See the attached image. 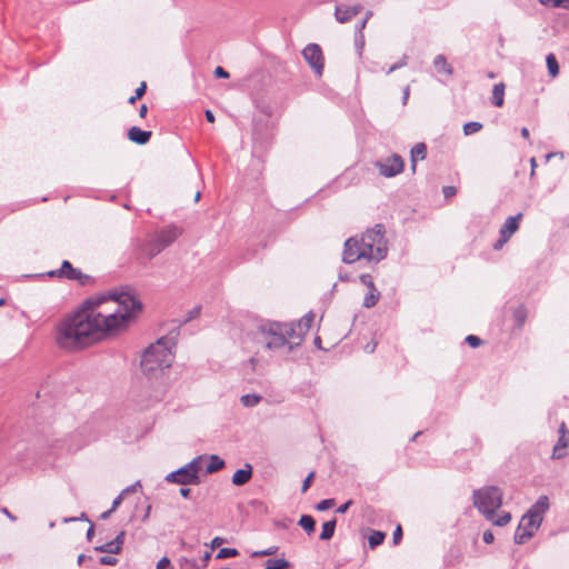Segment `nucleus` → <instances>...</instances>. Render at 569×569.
Listing matches in <instances>:
<instances>
[{"label": "nucleus", "instance_id": "obj_26", "mask_svg": "<svg viewBox=\"0 0 569 569\" xmlns=\"http://www.w3.org/2000/svg\"><path fill=\"white\" fill-rule=\"evenodd\" d=\"M298 523L308 535L315 531L316 521L310 515H302Z\"/></svg>", "mask_w": 569, "mask_h": 569}, {"label": "nucleus", "instance_id": "obj_58", "mask_svg": "<svg viewBox=\"0 0 569 569\" xmlns=\"http://www.w3.org/2000/svg\"><path fill=\"white\" fill-rule=\"evenodd\" d=\"M356 47H357L359 53H361V50L363 48V38L361 39L360 34L356 36Z\"/></svg>", "mask_w": 569, "mask_h": 569}, {"label": "nucleus", "instance_id": "obj_1", "mask_svg": "<svg viewBox=\"0 0 569 569\" xmlns=\"http://www.w3.org/2000/svg\"><path fill=\"white\" fill-rule=\"evenodd\" d=\"M141 303L129 293H98L61 320L56 328V342L64 350L82 349L103 335L126 327Z\"/></svg>", "mask_w": 569, "mask_h": 569}, {"label": "nucleus", "instance_id": "obj_12", "mask_svg": "<svg viewBox=\"0 0 569 569\" xmlns=\"http://www.w3.org/2000/svg\"><path fill=\"white\" fill-rule=\"evenodd\" d=\"M360 282L366 286L367 288H370V292H368L363 298V307L366 308H372L377 305V302L380 299V292L377 290L372 277L368 273H363L359 277Z\"/></svg>", "mask_w": 569, "mask_h": 569}, {"label": "nucleus", "instance_id": "obj_45", "mask_svg": "<svg viewBox=\"0 0 569 569\" xmlns=\"http://www.w3.org/2000/svg\"><path fill=\"white\" fill-rule=\"evenodd\" d=\"M510 240V238H507L506 236L503 234H500L499 233V239L495 242L493 244V249L495 250H500L502 249V247Z\"/></svg>", "mask_w": 569, "mask_h": 569}, {"label": "nucleus", "instance_id": "obj_62", "mask_svg": "<svg viewBox=\"0 0 569 569\" xmlns=\"http://www.w3.org/2000/svg\"><path fill=\"white\" fill-rule=\"evenodd\" d=\"M93 535H94V527H93V523H92V522H90V527H89V529L87 530V539H88V540H91V539H92V537H93Z\"/></svg>", "mask_w": 569, "mask_h": 569}, {"label": "nucleus", "instance_id": "obj_29", "mask_svg": "<svg viewBox=\"0 0 569 569\" xmlns=\"http://www.w3.org/2000/svg\"><path fill=\"white\" fill-rule=\"evenodd\" d=\"M290 562L283 558L268 559L266 561V567L263 569H288L290 568Z\"/></svg>", "mask_w": 569, "mask_h": 569}, {"label": "nucleus", "instance_id": "obj_61", "mask_svg": "<svg viewBox=\"0 0 569 569\" xmlns=\"http://www.w3.org/2000/svg\"><path fill=\"white\" fill-rule=\"evenodd\" d=\"M376 347H377V343L375 341H372V342L367 343V346L365 347V350L367 352L371 353L376 350Z\"/></svg>", "mask_w": 569, "mask_h": 569}, {"label": "nucleus", "instance_id": "obj_50", "mask_svg": "<svg viewBox=\"0 0 569 569\" xmlns=\"http://www.w3.org/2000/svg\"><path fill=\"white\" fill-rule=\"evenodd\" d=\"M482 540L486 543H491L495 540L493 533L491 530H486L482 535Z\"/></svg>", "mask_w": 569, "mask_h": 569}, {"label": "nucleus", "instance_id": "obj_51", "mask_svg": "<svg viewBox=\"0 0 569 569\" xmlns=\"http://www.w3.org/2000/svg\"><path fill=\"white\" fill-rule=\"evenodd\" d=\"M77 520H84V521H88L89 523L91 522L84 512H82L80 515V517H78V518L77 517L64 518L63 521L64 522H73V521H77Z\"/></svg>", "mask_w": 569, "mask_h": 569}, {"label": "nucleus", "instance_id": "obj_42", "mask_svg": "<svg viewBox=\"0 0 569 569\" xmlns=\"http://www.w3.org/2000/svg\"><path fill=\"white\" fill-rule=\"evenodd\" d=\"M99 562L104 566H116L118 563V559L113 556H102L99 559Z\"/></svg>", "mask_w": 569, "mask_h": 569}, {"label": "nucleus", "instance_id": "obj_10", "mask_svg": "<svg viewBox=\"0 0 569 569\" xmlns=\"http://www.w3.org/2000/svg\"><path fill=\"white\" fill-rule=\"evenodd\" d=\"M361 259H366V253L361 249V243L358 242V237L347 239L345 242L342 261L350 264Z\"/></svg>", "mask_w": 569, "mask_h": 569}, {"label": "nucleus", "instance_id": "obj_56", "mask_svg": "<svg viewBox=\"0 0 569 569\" xmlns=\"http://www.w3.org/2000/svg\"><path fill=\"white\" fill-rule=\"evenodd\" d=\"M351 505H352V500H348L345 503H342L341 506H339L336 511L338 513H345V512H347V510L349 509V507Z\"/></svg>", "mask_w": 569, "mask_h": 569}, {"label": "nucleus", "instance_id": "obj_30", "mask_svg": "<svg viewBox=\"0 0 569 569\" xmlns=\"http://www.w3.org/2000/svg\"><path fill=\"white\" fill-rule=\"evenodd\" d=\"M386 535L382 531L373 530L369 538L368 543L371 549H375L376 547L380 546L385 541Z\"/></svg>", "mask_w": 569, "mask_h": 569}, {"label": "nucleus", "instance_id": "obj_31", "mask_svg": "<svg viewBox=\"0 0 569 569\" xmlns=\"http://www.w3.org/2000/svg\"><path fill=\"white\" fill-rule=\"evenodd\" d=\"M94 550L98 552L111 553V555H119L121 552L113 540L94 547Z\"/></svg>", "mask_w": 569, "mask_h": 569}, {"label": "nucleus", "instance_id": "obj_43", "mask_svg": "<svg viewBox=\"0 0 569 569\" xmlns=\"http://www.w3.org/2000/svg\"><path fill=\"white\" fill-rule=\"evenodd\" d=\"M124 539H126V531L124 530H121L117 536L116 538L113 539L114 543L117 545V547L119 548L120 551H122V547H123V543H124Z\"/></svg>", "mask_w": 569, "mask_h": 569}, {"label": "nucleus", "instance_id": "obj_32", "mask_svg": "<svg viewBox=\"0 0 569 569\" xmlns=\"http://www.w3.org/2000/svg\"><path fill=\"white\" fill-rule=\"evenodd\" d=\"M262 397L257 393H247L240 398L241 403L244 407L251 408L257 406L261 401Z\"/></svg>", "mask_w": 569, "mask_h": 569}, {"label": "nucleus", "instance_id": "obj_7", "mask_svg": "<svg viewBox=\"0 0 569 569\" xmlns=\"http://www.w3.org/2000/svg\"><path fill=\"white\" fill-rule=\"evenodd\" d=\"M47 276L51 278L58 277L68 280H77L80 284H86L90 279V277L84 274L80 269L73 268L68 260H63L59 269L49 271Z\"/></svg>", "mask_w": 569, "mask_h": 569}, {"label": "nucleus", "instance_id": "obj_59", "mask_svg": "<svg viewBox=\"0 0 569 569\" xmlns=\"http://www.w3.org/2000/svg\"><path fill=\"white\" fill-rule=\"evenodd\" d=\"M559 436H569V430L565 422L559 426Z\"/></svg>", "mask_w": 569, "mask_h": 569}, {"label": "nucleus", "instance_id": "obj_16", "mask_svg": "<svg viewBox=\"0 0 569 569\" xmlns=\"http://www.w3.org/2000/svg\"><path fill=\"white\" fill-rule=\"evenodd\" d=\"M151 131L142 130L136 126L131 127L128 130L129 140L140 146L148 143L151 138Z\"/></svg>", "mask_w": 569, "mask_h": 569}, {"label": "nucleus", "instance_id": "obj_57", "mask_svg": "<svg viewBox=\"0 0 569 569\" xmlns=\"http://www.w3.org/2000/svg\"><path fill=\"white\" fill-rule=\"evenodd\" d=\"M222 543H223V539L221 537H216V538L212 539V541L210 543V547L212 549H214V548L221 546Z\"/></svg>", "mask_w": 569, "mask_h": 569}, {"label": "nucleus", "instance_id": "obj_54", "mask_svg": "<svg viewBox=\"0 0 569 569\" xmlns=\"http://www.w3.org/2000/svg\"><path fill=\"white\" fill-rule=\"evenodd\" d=\"M553 7L569 9V0H553Z\"/></svg>", "mask_w": 569, "mask_h": 569}, {"label": "nucleus", "instance_id": "obj_2", "mask_svg": "<svg viewBox=\"0 0 569 569\" xmlns=\"http://www.w3.org/2000/svg\"><path fill=\"white\" fill-rule=\"evenodd\" d=\"M313 321V315L309 312L296 322L267 321L257 326L248 333L256 355L267 351L289 355L298 347Z\"/></svg>", "mask_w": 569, "mask_h": 569}, {"label": "nucleus", "instance_id": "obj_60", "mask_svg": "<svg viewBox=\"0 0 569 569\" xmlns=\"http://www.w3.org/2000/svg\"><path fill=\"white\" fill-rule=\"evenodd\" d=\"M1 512H2L3 515H6V517H8L11 521H16V520H17L16 516H13V515L9 511V509H8V508H6V507L1 508Z\"/></svg>", "mask_w": 569, "mask_h": 569}, {"label": "nucleus", "instance_id": "obj_47", "mask_svg": "<svg viewBox=\"0 0 569 569\" xmlns=\"http://www.w3.org/2000/svg\"><path fill=\"white\" fill-rule=\"evenodd\" d=\"M402 539V529L401 526H397L392 533V541L395 545H398Z\"/></svg>", "mask_w": 569, "mask_h": 569}, {"label": "nucleus", "instance_id": "obj_44", "mask_svg": "<svg viewBox=\"0 0 569 569\" xmlns=\"http://www.w3.org/2000/svg\"><path fill=\"white\" fill-rule=\"evenodd\" d=\"M138 488H141V483L140 481H137L128 487H126L120 493L126 497L127 495L129 493H132L134 491H137Z\"/></svg>", "mask_w": 569, "mask_h": 569}, {"label": "nucleus", "instance_id": "obj_15", "mask_svg": "<svg viewBox=\"0 0 569 569\" xmlns=\"http://www.w3.org/2000/svg\"><path fill=\"white\" fill-rule=\"evenodd\" d=\"M521 219V212L517 213L516 216L508 217L500 227L499 233L506 236L507 238H511L513 233L519 229Z\"/></svg>", "mask_w": 569, "mask_h": 569}, {"label": "nucleus", "instance_id": "obj_6", "mask_svg": "<svg viewBox=\"0 0 569 569\" xmlns=\"http://www.w3.org/2000/svg\"><path fill=\"white\" fill-rule=\"evenodd\" d=\"M200 460L201 457L193 458L190 462L186 463L181 468L169 472L164 478L166 481L182 486L200 483Z\"/></svg>", "mask_w": 569, "mask_h": 569}, {"label": "nucleus", "instance_id": "obj_49", "mask_svg": "<svg viewBox=\"0 0 569 569\" xmlns=\"http://www.w3.org/2000/svg\"><path fill=\"white\" fill-rule=\"evenodd\" d=\"M213 74L217 77V78H223V79H228L230 77L229 72L226 71L222 67H217L213 71Z\"/></svg>", "mask_w": 569, "mask_h": 569}, {"label": "nucleus", "instance_id": "obj_23", "mask_svg": "<svg viewBox=\"0 0 569 569\" xmlns=\"http://www.w3.org/2000/svg\"><path fill=\"white\" fill-rule=\"evenodd\" d=\"M512 318L518 329L522 328L527 319V310L523 306H518L512 311Z\"/></svg>", "mask_w": 569, "mask_h": 569}, {"label": "nucleus", "instance_id": "obj_37", "mask_svg": "<svg viewBox=\"0 0 569 569\" xmlns=\"http://www.w3.org/2000/svg\"><path fill=\"white\" fill-rule=\"evenodd\" d=\"M408 59H409V57H408L407 54H403L399 61H397L396 63H393V64H392V66L387 70V72H386V73H387V74H390V73L395 72L396 70H398V69H400V68H402V67L407 66V63H408Z\"/></svg>", "mask_w": 569, "mask_h": 569}, {"label": "nucleus", "instance_id": "obj_21", "mask_svg": "<svg viewBox=\"0 0 569 569\" xmlns=\"http://www.w3.org/2000/svg\"><path fill=\"white\" fill-rule=\"evenodd\" d=\"M336 526H337V520L336 518L329 520V521H326L323 525H322V530H321V533H320V540H330L333 535H335V531H336Z\"/></svg>", "mask_w": 569, "mask_h": 569}, {"label": "nucleus", "instance_id": "obj_46", "mask_svg": "<svg viewBox=\"0 0 569 569\" xmlns=\"http://www.w3.org/2000/svg\"><path fill=\"white\" fill-rule=\"evenodd\" d=\"M456 192H457V189L453 186H445L442 188L443 197L447 199L453 197L456 194Z\"/></svg>", "mask_w": 569, "mask_h": 569}, {"label": "nucleus", "instance_id": "obj_41", "mask_svg": "<svg viewBox=\"0 0 569 569\" xmlns=\"http://www.w3.org/2000/svg\"><path fill=\"white\" fill-rule=\"evenodd\" d=\"M466 342L472 348H478L482 343L481 339L475 335L467 336Z\"/></svg>", "mask_w": 569, "mask_h": 569}, {"label": "nucleus", "instance_id": "obj_22", "mask_svg": "<svg viewBox=\"0 0 569 569\" xmlns=\"http://www.w3.org/2000/svg\"><path fill=\"white\" fill-rule=\"evenodd\" d=\"M503 96H505V84L502 82L495 84L493 89H492V103L496 107L503 106V101H505Z\"/></svg>", "mask_w": 569, "mask_h": 569}, {"label": "nucleus", "instance_id": "obj_55", "mask_svg": "<svg viewBox=\"0 0 569 569\" xmlns=\"http://www.w3.org/2000/svg\"><path fill=\"white\" fill-rule=\"evenodd\" d=\"M123 496L121 493H119L112 501V506L110 509H112L113 511L117 510V508L120 506V503L122 502L123 500Z\"/></svg>", "mask_w": 569, "mask_h": 569}, {"label": "nucleus", "instance_id": "obj_28", "mask_svg": "<svg viewBox=\"0 0 569 569\" xmlns=\"http://www.w3.org/2000/svg\"><path fill=\"white\" fill-rule=\"evenodd\" d=\"M546 63L548 68L549 74L555 78L559 74V63L557 61V58L553 53H549L546 57Z\"/></svg>", "mask_w": 569, "mask_h": 569}, {"label": "nucleus", "instance_id": "obj_48", "mask_svg": "<svg viewBox=\"0 0 569 569\" xmlns=\"http://www.w3.org/2000/svg\"><path fill=\"white\" fill-rule=\"evenodd\" d=\"M313 477H315V472H313V471H311V472L306 477V479H305V480H303V482H302V487H301V491H302V492H306V491L309 489V487H310V485H311V481H312Z\"/></svg>", "mask_w": 569, "mask_h": 569}, {"label": "nucleus", "instance_id": "obj_39", "mask_svg": "<svg viewBox=\"0 0 569 569\" xmlns=\"http://www.w3.org/2000/svg\"><path fill=\"white\" fill-rule=\"evenodd\" d=\"M335 506V499H323L316 506L318 511H326Z\"/></svg>", "mask_w": 569, "mask_h": 569}, {"label": "nucleus", "instance_id": "obj_14", "mask_svg": "<svg viewBox=\"0 0 569 569\" xmlns=\"http://www.w3.org/2000/svg\"><path fill=\"white\" fill-rule=\"evenodd\" d=\"M549 509V499L547 496H540L538 500L529 508V510L525 513L529 516L531 519H537L542 522L543 515Z\"/></svg>", "mask_w": 569, "mask_h": 569}, {"label": "nucleus", "instance_id": "obj_17", "mask_svg": "<svg viewBox=\"0 0 569 569\" xmlns=\"http://www.w3.org/2000/svg\"><path fill=\"white\" fill-rule=\"evenodd\" d=\"M569 455V436H559L557 443L553 446L552 458L561 459Z\"/></svg>", "mask_w": 569, "mask_h": 569}, {"label": "nucleus", "instance_id": "obj_11", "mask_svg": "<svg viewBox=\"0 0 569 569\" xmlns=\"http://www.w3.org/2000/svg\"><path fill=\"white\" fill-rule=\"evenodd\" d=\"M363 7L360 2L336 4L335 17L338 22L345 23L350 21L355 16L362 11Z\"/></svg>", "mask_w": 569, "mask_h": 569}, {"label": "nucleus", "instance_id": "obj_3", "mask_svg": "<svg viewBox=\"0 0 569 569\" xmlns=\"http://www.w3.org/2000/svg\"><path fill=\"white\" fill-rule=\"evenodd\" d=\"M178 335V332H170L168 336L159 338L142 353L140 366L149 379L158 378L164 369L171 367Z\"/></svg>", "mask_w": 569, "mask_h": 569}, {"label": "nucleus", "instance_id": "obj_25", "mask_svg": "<svg viewBox=\"0 0 569 569\" xmlns=\"http://www.w3.org/2000/svg\"><path fill=\"white\" fill-rule=\"evenodd\" d=\"M519 526L523 527V529L529 530L531 532V535L533 536V531L537 530L541 526V521H539L537 519H531V518H529V516L523 515L520 520Z\"/></svg>", "mask_w": 569, "mask_h": 569}, {"label": "nucleus", "instance_id": "obj_18", "mask_svg": "<svg viewBox=\"0 0 569 569\" xmlns=\"http://www.w3.org/2000/svg\"><path fill=\"white\" fill-rule=\"evenodd\" d=\"M252 477V467L246 463L243 469H238L232 476V483L234 486H243L250 481Z\"/></svg>", "mask_w": 569, "mask_h": 569}, {"label": "nucleus", "instance_id": "obj_64", "mask_svg": "<svg viewBox=\"0 0 569 569\" xmlns=\"http://www.w3.org/2000/svg\"><path fill=\"white\" fill-rule=\"evenodd\" d=\"M204 114H206V119L209 122H213L214 121V114H213V112L211 110H206Z\"/></svg>", "mask_w": 569, "mask_h": 569}, {"label": "nucleus", "instance_id": "obj_20", "mask_svg": "<svg viewBox=\"0 0 569 569\" xmlns=\"http://www.w3.org/2000/svg\"><path fill=\"white\" fill-rule=\"evenodd\" d=\"M433 66L438 72L451 76L453 73L452 67L448 63L447 58L443 54H438L433 59Z\"/></svg>", "mask_w": 569, "mask_h": 569}, {"label": "nucleus", "instance_id": "obj_53", "mask_svg": "<svg viewBox=\"0 0 569 569\" xmlns=\"http://www.w3.org/2000/svg\"><path fill=\"white\" fill-rule=\"evenodd\" d=\"M367 19H362L357 26H356V32L357 34H360V38H363L362 30L366 28Z\"/></svg>", "mask_w": 569, "mask_h": 569}, {"label": "nucleus", "instance_id": "obj_52", "mask_svg": "<svg viewBox=\"0 0 569 569\" xmlns=\"http://www.w3.org/2000/svg\"><path fill=\"white\" fill-rule=\"evenodd\" d=\"M170 565V559L168 557H162L158 563L156 569H164Z\"/></svg>", "mask_w": 569, "mask_h": 569}, {"label": "nucleus", "instance_id": "obj_38", "mask_svg": "<svg viewBox=\"0 0 569 569\" xmlns=\"http://www.w3.org/2000/svg\"><path fill=\"white\" fill-rule=\"evenodd\" d=\"M278 550V547L276 546H272V547H269L267 549H263V550H259V551H254L251 553V557H267V556H272L277 552Z\"/></svg>", "mask_w": 569, "mask_h": 569}, {"label": "nucleus", "instance_id": "obj_36", "mask_svg": "<svg viewBox=\"0 0 569 569\" xmlns=\"http://www.w3.org/2000/svg\"><path fill=\"white\" fill-rule=\"evenodd\" d=\"M146 90H147V83L141 82L140 86L136 89L134 96L130 97L128 102L130 104H133L138 99H140L146 93Z\"/></svg>", "mask_w": 569, "mask_h": 569}, {"label": "nucleus", "instance_id": "obj_19", "mask_svg": "<svg viewBox=\"0 0 569 569\" xmlns=\"http://www.w3.org/2000/svg\"><path fill=\"white\" fill-rule=\"evenodd\" d=\"M427 156V146L423 142L416 143L411 149V168L416 170L417 160H423Z\"/></svg>", "mask_w": 569, "mask_h": 569}, {"label": "nucleus", "instance_id": "obj_27", "mask_svg": "<svg viewBox=\"0 0 569 569\" xmlns=\"http://www.w3.org/2000/svg\"><path fill=\"white\" fill-rule=\"evenodd\" d=\"M224 467V460H222L219 456L212 455L210 457L209 463L207 466V472L213 473L221 470Z\"/></svg>", "mask_w": 569, "mask_h": 569}, {"label": "nucleus", "instance_id": "obj_8", "mask_svg": "<svg viewBox=\"0 0 569 569\" xmlns=\"http://www.w3.org/2000/svg\"><path fill=\"white\" fill-rule=\"evenodd\" d=\"M302 56L317 76H322L323 72V54L319 44L309 43L303 50Z\"/></svg>", "mask_w": 569, "mask_h": 569}, {"label": "nucleus", "instance_id": "obj_33", "mask_svg": "<svg viewBox=\"0 0 569 569\" xmlns=\"http://www.w3.org/2000/svg\"><path fill=\"white\" fill-rule=\"evenodd\" d=\"M531 537H532V535L529 530L523 529V527L518 526V528L515 532V536H513V540L517 545H522Z\"/></svg>", "mask_w": 569, "mask_h": 569}, {"label": "nucleus", "instance_id": "obj_13", "mask_svg": "<svg viewBox=\"0 0 569 569\" xmlns=\"http://www.w3.org/2000/svg\"><path fill=\"white\" fill-rule=\"evenodd\" d=\"M180 230L174 226H168L157 232L154 239L158 241L159 246L164 250L171 243H173L178 237L180 236Z\"/></svg>", "mask_w": 569, "mask_h": 569}, {"label": "nucleus", "instance_id": "obj_4", "mask_svg": "<svg viewBox=\"0 0 569 569\" xmlns=\"http://www.w3.org/2000/svg\"><path fill=\"white\" fill-rule=\"evenodd\" d=\"M503 499L502 490L497 486H485L472 492L473 507L495 526L503 527L511 520L510 512L502 511L496 517V511L501 507Z\"/></svg>", "mask_w": 569, "mask_h": 569}, {"label": "nucleus", "instance_id": "obj_24", "mask_svg": "<svg viewBox=\"0 0 569 569\" xmlns=\"http://www.w3.org/2000/svg\"><path fill=\"white\" fill-rule=\"evenodd\" d=\"M163 249L159 246L158 241L153 238L143 246V252L149 259L159 254Z\"/></svg>", "mask_w": 569, "mask_h": 569}, {"label": "nucleus", "instance_id": "obj_34", "mask_svg": "<svg viewBox=\"0 0 569 569\" xmlns=\"http://www.w3.org/2000/svg\"><path fill=\"white\" fill-rule=\"evenodd\" d=\"M481 129H482V123H480L478 121H470L463 126V133L466 136H470L472 133L480 131Z\"/></svg>", "mask_w": 569, "mask_h": 569}, {"label": "nucleus", "instance_id": "obj_9", "mask_svg": "<svg viewBox=\"0 0 569 569\" xmlns=\"http://www.w3.org/2000/svg\"><path fill=\"white\" fill-rule=\"evenodd\" d=\"M376 167L379 169L381 176L391 178L402 172L405 163L399 154L393 153L386 159L378 160Z\"/></svg>", "mask_w": 569, "mask_h": 569}, {"label": "nucleus", "instance_id": "obj_40", "mask_svg": "<svg viewBox=\"0 0 569 569\" xmlns=\"http://www.w3.org/2000/svg\"><path fill=\"white\" fill-rule=\"evenodd\" d=\"M201 312V306H196L191 310L188 311L186 319L183 322H189L200 316Z\"/></svg>", "mask_w": 569, "mask_h": 569}, {"label": "nucleus", "instance_id": "obj_5", "mask_svg": "<svg viewBox=\"0 0 569 569\" xmlns=\"http://www.w3.org/2000/svg\"><path fill=\"white\" fill-rule=\"evenodd\" d=\"M358 242L361 243V249L366 253V260L379 262L387 257L388 247L382 224H376L372 229L367 230L358 238Z\"/></svg>", "mask_w": 569, "mask_h": 569}, {"label": "nucleus", "instance_id": "obj_63", "mask_svg": "<svg viewBox=\"0 0 569 569\" xmlns=\"http://www.w3.org/2000/svg\"><path fill=\"white\" fill-rule=\"evenodd\" d=\"M147 112H148V108H147V106H146V104H141V106H140V108H139V116H140L141 118H144V117H146V114H147Z\"/></svg>", "mask_w": 569, "mask_h": 569}, {"label": "nucleus", "instance_id": "obj_35", "mask_svg": "<svg viewBox=\"0 0 569 569\" xmlns=\"http://www.w3.org/2000/svg\"><path fill=\"white\" fill-rule=\"evenodd\" d=\"M238 550L234 548H221L216 558L217 559H224V558H231L238 556Z\"/></svg>", "mask_w": 569, "mask_h": 569}]
</instances>
